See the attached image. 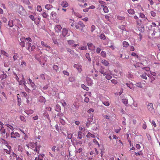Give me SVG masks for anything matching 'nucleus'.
Segmentation results:
<instances>
[{
  "mask_svg": "<svg viewBox=\"0 0 160 160\" xmlns=\"http://www.w3.org/2000/svg\"><path fill=\"white\" fill-rule=\"evenodd\" d=\"M0 131L2 134H5V130L4 128V127L2 126L1 128V129L0 130Z\"/></svg>",
  "mask_w": 160,
  "mask_h": 160,
  "instance_id": "36",
  "label": "nucleus"
},
{
  "mask_svg": "<svg viewBox=\"0 0 160 160\" xmlns=\"http://www.w3.org/2000/svg\"><path fill=\"white\" fill-rule=\"evenodd\" d=\"M61 5L64 8H66L68 6V4L67 1H65L62 2Z\"/></svg>",
  "mask_w": 160,
  "mask_h": 160,
  "instance_id": "15",
  "label": "nucleus"
},
{
  "mask_svg": "<svg viewBox=\"0 0 160 160\" xmlns=\"http://www.w3.org/2000/svg\"><path fill=\"white\" fill-rule=\"evenodd\" d=\"M42 15L44 18H46L48 16V15L45 12H43Z\"/></svg>",
  "mask_w": 160,
  "mask_h": 160,
  "instance_id": "57",
  "label": "nucleus"
},
{
  "mask_svg": "<svg viewBox=\"0 0 160 160\" xmlns=\"http://www.w3.org/2000/svg\"><path fill=\"white\" fill-rule=\"evenodd\" d=\"M20 119L23 122H25L26 121V120L25 119L24 117L23 116H20Z\"/></svg>",
  "mask_w": 160,
  "mask_h": 160,
  "instance_id": "54",
  "label": "nucleus"
},
{
  "mask_svg": "<svg viewBox=\"0 0 160 160\" xmlns=\"http://www.w3.org/2000/svg\"><path fill=\"white\" fill-rule=\"evenodd\" d=\"M128 13L132 15V14H134L135 13V12L134 10V9H132V8L129 9L128 10Z\"/></svg>",
  "mask_w": 160,
  "mask_h": 160,
  "instance_id": "21",
  "label": "nucleus"
},
{
  "mask_svg": "<svg viewBox=\"0 0 160 160\" xmlns=\"http://www.w3.org/2000/svg\"><path fill=\"white\" fill-rule=\"evenodd\" d=\"M122 102L125 104H128V101L127 99H123L122 100Z\"/></svg>",
  "mask_w": 160,
  "mask_h": 160,
  "instance_id": "58",
  "label": "nucleus"
},
{
  "mask_svg": "<svg viewBox=\"0 0 160 160\" xmlns=\"http://www.w3.org/2000/svg\"><path fill=\"white\" fill-rule=\"evenodd\" d=\"M18 54L16 53H14L13 56V58L14 61L16 60L18 58Z\"/></svg>",
  "mask_w": 160,
  "mask_h": 160,
  "instance_id": "46",
  "label": "nucleus"
},
{
  "mask_svg": "<svg viewBox=\"0 0 160 160\" xmlns=\"http://www.w3.org/2000/svg\"><path fill=\"white\" fill-rule=\"evenodd\" d=\"M17 12L21 15H22L24 12V9L22 6H19L17 8Z\"/></svg>",
  "mask_w": 160,
  "mask_h": 160,
  "instance_id": "4",
  "label": "nucleus"
},
{
  "mask_svg": "<svg viewBox=\"0 0 160 160\" xmlns=\"http://www.w3.org/2000/svg\"><path fill=\"white\" fill-rule=\"evenodd\" d=\"M37 143V142L35 143L30 142L28 144V145L31 147L33 150L37 152L38 153L39 151L40 147L39 146H38L36 144Z\"/></svg>",
  "mask_w": 160,
  "mask_h": 160,
  "instance_id": "1",
  "label": "nucleus"
},
{
  "mask_svg": "<svg viewBox=\"0 0 160 160\" xmlns=\"http://www.w3.org/2000/svg\"><path fill=\"white\" fill-rule=\"evenodd\" d=\"M139 16L140 17L142 18H145V15L142 13H139Z\"/></svg>",
  "mask_w": 160,
  "mask_h": 160,
  "instance_id": "64",
  "label": "nucleus"
},
{
  "mask_svg": "<svg viewBox=\"0 0 160 160\" xmlns=\"http://www.w3.org/2000/svg\"><path fill=\"white\" fill-rule=\"evenodd\" d=\"M78 48L81 50H84L87 49V48L85 46H80Z\"/></svg>",
  "mask_w": 160,
  "mask_h": 160,
  "instance_id": "50",
  "label": "nucleus"
},
{
  "mask_svg": "<svg viewBox=\"0 0 160 160\" xmlns=\"http://www.w3.org/2000/svg\"><path fill=\"white\" fill-rule=\"evenodd\" d=\"M122 45L124 47L127 48L129 46V44L128 42L124 41L123 42Z\"/></svg>",
  "mask_w": 160,
  "mask_h": 160,
  "instance_id": "23",
  "label": "nucleus"
},
{
  "mask_svg": "<svg viewBox=\"0 0 160 160\" xmlns=\"http://www.w3.org/2000/svg\"><path fill=\"white\" fill-rule=\"evenodd\" d=\"M111 82L113 84H115L117 83V81L115 79H112L111 80Z\"/></svg>",
  "mask_w": 160,
  "mask_h": 160,
  "instance_id": "63",
  "label": "nucleus"
},
{
  "mask_svg": "<svg viewBox=\"0 0 160 160\" xmlns=\"http://www.w3.org/2000/svg\"><path fill=\"white\" fill-rule=\"evenodd\" d=\"M68 32V30L66 28H63L62 31V35L64 37L67 35Z\"/></svg>",
  "mask_w": 160,
  "mask_h": 160,
  "instance_id": "11",
  "label": "nucleus"
},
{
  "mask_svg": "<svg viewBox=\"0 0 160 160\" xmlns=\"http://www.w3.org/2000/svg\"><path fill=\"white\" fill-rule=\"evenodd\" d=\"M103 10L105 13H108L109 11L108 8L106 6L103 7Z\"/></svg>",
  "mask_w": 160,
  "mask_h": 160,
  "instance_id": "38",
  "label": "nucleus"
},
{
  "mask_svg": "<svg viewBox=\"0 0 160 160\" xmlns=\"http://www.w3.org/2000/svg\"><path fill=\"white\" fill-rule=\"evenodd\" d=\"M53 69L57 72L59 68L58 66L57 65H54L53 67Z\"/></svg>",
  "mask_w": 160,
  "mask_h": 160,
  "instance_id": "40",
  "label": "nucleus"
},
{
  "mask_svg": "<svg viewBox=\"0 0 160 160\" xmlns=\"http://www.w3.org/2000/svg\"><path fill=\"white\" fill-rule=\"evenodd\" d=\"M99 3H100L102 7H104V6L106 5V2L104 1H99Z\"/></svg>",
  "mask_w": 160,
  "mask_h": 160,
  "instance_id": "37",
  "label": "nucleus"
},
{
  "mask_svg": "<svg viewBox=\"0 0 160 160\" xmlns=\"http://www.w3.org/2000/svg\"><path fill=\"white\" fill-rule=\"evenodd\" d=\"M43 115L45 119L47 118L48 120L50 121V120L49 117V115L47 113H44L43 114Z\"/></svg>",
  "mask_w": 160,
  "mask_h": 160,
  "instance_id": "28",
  "label": "nucleus"
},
{
  "mask_svg": "<svg viewBox=\"0 0 160 160\" xmlns=\"http://www.w3.org/2000/svg\"><path fill=\"white\" fill-rule=\"evenodd\" d=\"M41 44L45 48H48L50 49V47L46 43L42 41L41 42Z\"/></svg>",
  "mask_w": 160,
  "mask_h": 160,
  "instance_id": "17",
  "label": "nucleus"
},
{
  "mask_svg": "<svg viewBox=\"0 0 160 160\" xmlns=\"http://www.w3.org/2000/svg\"><path fill=\"white\" fill-rule=\"evenodd\" d=\"M75 79V78L73 77H71L69 78V81L70 82H71L74 81Z\"/></svg>",
  "mask_w": 160,
  "mask_h": 160,
  "instance_id": "47",
  "label": "nucleus"
},
{
  "mask_svg": "<svg viewBox=\"0 0 160 160\" xmlns=\"http://www.w3.org/2000/svg\"><path fill=\"white\" fill-rule=\"evenodd\" d=\"M25 112L28 114H31L33 113L34 112V111L33 110L30 109L28 110H26L25 111Z\"/></svg>",
  "mask_w": 160,
  "mask_h": 160,
  "instance_id": "26",
  "label": "nucleus"
},
{
  "mask_svg": "<svg viewBox=\"0 0 160 160\" xmlns=\"http://www.w3.org/2000/svg\"><path fill=\"white\" fill-rule=\"evenodd\" d=\"M99 72L103 75V76L106 75V72H104V68L102 67L100 69Z\"/></svg>",
  "mask_w": 160,
  "mask_h": 160,
  "instance_id": "22",
  "label": "nucleus"
},
{
  "mask_svg": "<svg viewBox=\"0 0 160 160\" xmlns=\"http://www.w3.org/2000/svg\"><path fill=\"white\" fill-rule=\"evenodd\" d=\"M11 137L12 138H16L17 137H20V135L18 132L14 133L12 132L11 133Z\"/></svg>",
  "mask_w": 160,
  "mask_h": 160,
  "instance_id": "7",
  "label": "nucleus"
},
{
  "mask_svg": "<svg viewBox=\"0 0 160 160\" xmlns=\"http://www.w3.org/2000/svg\"><path fill=\"white\" fill-rule=\"evenodd\" d=\"M68 44L72 46V47H76L78 46H79V44H75L74 43V41L72 40H69L68 41Z\"/></svg>",
  "mask_w": 160,
  "mask_h": 160,
  "instance_id": "6",
  "label": "nucleus"
},
{
  "mask_svg": "<svg viewBox=\"0 0 160 160\" xmlns=\"http://www.w3.org/2000/svg\"><path fill=\"white\" fill-rule=\"evenodd\" d=\"M23 150V149L22 148V146H21L20 145H18V151L21 152Z\"/></svg>",
  "mask_w": 160,
  "mask_h": 160,
  "instance_id": "42",
  "label": "nucleus"
},
{
  "mask_svg": "<svg viewBox=\"0 0 160 160\" xmlns=\"http://www.w3.org/2000/svg\"><path fill=\"white\" fill-rule=\"evenodd\" d=\"M57 116L58 117L59 119H60V118H65V116L62 113H58Z\"/></svg>",
  "mask_w": 160,
  "mask_h": 160,
  "instance_id": "29",
  "label": "nucleus"
},
{
  "mask_svg": "<svg viewBox=\"0 0 160 160\" xmlns=\"http://www.w3.org/2000/svg\"><path fill=\"white\" fill-rule=\"evenodd\" d=\"M75 15L79 18H81L82 17V15L78 13H75Z\"/></svg>",
  "mask_w": 160,
  "mask_h": 160,
  "instance_id": "59",
  "label": "nucleus"
},
{
  "mask_svg": "<svg viewBox=\"0 0 160 160\" xmlns=\"http://www.w3.org/2000/svg\"><path fill=\"white\" fill-rule=\"evenodd\" d=\"M44 156V154H40L38 156V158H39V159L40 160H42Z\"/></svg>",
  "mask_w": 160,
  "mask_h": 160,
  "instance_id": "53",
  "label": "nucleus"
},
{
  "mask_svg": "<svg viewBox=\"0 0 160 160\" xmlns=\"http://www.w3.org/2000/svg\"><path fill=\"white\" fill-rule=\"evenodd\" d=\"M1 53L3 55L6 56V57L8 56V54L5 51L3 50L1 51Z\"/></svg>",
  "mask_w": 160,
  "mask_h": 160,
  "instance_id": "45",
  "label": "nucleus"
},
{
  "mask_svg": "<svg viewBox=\"0 0 160 160\" xmlns=\"http://www.w3.org/2000/svg\"><path fill=\"white\" fill-rule=\"evenodd\" d=\"M86 58L88 59L89 61H91V59L90 57V54L89 53H86L85 55Z\"/></svg>",
  "mask_w": 160,
  "mask_h": 160,
  "instance_id": "41",
  "label": "nucleus"
},
{
  "mask_svg": "<svg viewBox=\"0 0 160 160\" xmlns=\"http://www.w3.org/2000/svg\"><path fill=\"white\" fill-rule=\"evenodd\" d=\"M101 62L104 65L108 66L109 64V63L105 59H103L101 60Z\"/></svg>",
  "mask_w": 160,
  "mask_h": 160,
  "instance_id": "14",
  "label": "nucleus"
},
{
  "mask_svg": "<svg viewBox=\"0 0 160 160\" xmlns=\"http://www.w3.org/2000/svg\"><path fill=\"white\" fill-rule=\"evenodd\" d=\"M82 132L81 131H79L78 132V138L81 139L82 137Z\"/></svg>",
  "mask_w": 160,
  "mask_h": 160,
  "instance_id": "32",
  "label": "nucleus"
},
{
  "mask_svg": "<svg viewBox=\"0 0 160 160\" xmlns=\"http://www.w3.org/2000/svg\"><path fill=\"white\" fill-rule=\"evenodd\" d=\"M102 103L105 106H108L110 104L107 101H104L102 102Z\"/></svg>",
  "mask_w": 160,
  "mask_h": 160,
  "instance_id": "51",
  "label": "nucleus"
},
{
  "mask_svg": "<svg viewBox=\"0 0 160 160\" xmlns=\"http://www.w3.org/2000/svg\"><path fill=\"white\" fill-rule=\"evenodd\" d=\"M27 45L28 46V50L30 51V48H31V44L29 42H27Z\"/></svg>",
  "mask_w": 160,
  "mask_h": 160,
  "instance_id": "48",
  "label": "nucleus"
},
{
  "mask_svg": "<svg viewBox=\"0 0 160 160\" xmlns=\"http://www.w3.org/2000/svg\"><path fill=\"white\" fill-rule=\"evenodd\" d=\"M39 101L41 102L45 103L46 102L45 98L42 96H40L39 98Z\"/></svg>",
  "mask_w": 160,
  "mask_h": 160,
  "instance_id": "16",
  "label": "nucleus"
},
{
  "mask_svg": "<svg viewBox=\"0 0 160 160\" xmlns=\"http://www.w3.org/2000/svg\"><path fill=\"white\" fill-rule=\"evenodd\" d=\"M72 136V134L71 133L68 134L67 138L69 139H71Z\"/></svg>",
  "mask_w": 160,
  "mask_h": 160,
  "instance_id": "61",
  "label": "nucleus"
},
{
  "mask_svg": "<svg viewBox=\"0 0 160 160\" xmlns=\"http://www.w3.org/2000/svg\"><path fill=\"white\" fill-rule=\"evenodd\" d=\"M50 15L52 17L55 18L57 17V14L56 12L53 11L51 12Z\"/></svg>",
  "mask_w": 160,
  "mask_h": 160,
  "instance_id": "30",
  "label": "nucleus"
},
{
  "mask_svg": "<svg viewBox=\"0 0 160 160\" xmlns=\"http://www.w3.org/2000/svg\"><path fill=\"white\" fill-rule=\"evenodd\" d=\"M45 8L47 10L53 8V6L51 4H46L45 7Z\"/></svg>",
  "mask_w": 160,
  "mask_h": 160,
  "instance_id": "20",
  "label": "nucleus"
},
{
  "mask_svg": "<svg viewBox=\"0 0 160 160\" xmlns=\"http://www.w3.org/2000/svg\"><path fill=\"white\" fill-rule=\"evenodd\" d=\"M40 77L43 80L45 79V75L44 74H40Z\"/></svg>",
  "mask_w": 160,
  "mask_h": 160,
  "instance_id": "60",
  "label": "nucleus"
},
{
  "mask_svg": "<svg viewBox=\"0 0 160 160\" xmlns=\"http://www.w3.org/2000/svg\"><path fill=\"white\" fill-rule=\"evenodd\" d=\"M20 40L21 42H20V45L22 47H24L25 46V43L24 42L25 40V38L22 37L20 38Z\"/></svg>",
  "mask_w": 160,
  "mask_h": 160,
  "instance_id": "9",
  "label": "nucleus"
},
{
  "mask_svg": "<svg viewBox=\"0 0 160 160\" xmlns=\"http://www.w3.org/2000/svg\"><path fill=\"white\" fill-rule=\"evenodd\" d=\"M58 148L55 146H53L52 148V151L53 153H54L56 151H58Z\"/></svg>",
  "mask_w": 160,
  "mask_h": 160,
  "instance_id": "19",
  "label": "nucleus"
},
{
  "mask_svg": "<svg viewBox=\"0 0 160 160\" xmlns=\"http://www.w3.org/2000/svg\"><path fill=\"white\" fill-rule=\"evenodd\" d=\"M87 138H94L95 136L93 134H91L90 132H88L87 135L86 136Z\"/></svg>",
  "mask_w": 160,
  "mask_h": 160,
  "instance_id": "25",
  "label": "nucleus"
},
{
  "mask_svg": "<svg viewBox=\"0 0 160 160\" xmlns=\"http://www.w3.org/2000/svg\"><path fill=\"white\" fill-rule=\"evenodd\" d=\"M147 108L149 111L151 112L154 110L153 105L152 103H149L147 105Z\"/></svg>",
  "mask_w": 160,
  "mask_h": 160,
  "instance_id": "10",
  "label": "nucleus"
},
{
  "mask_svg": "<svg viewBox=\"0 0 160 160\" xmlns=\"http://www.w3.org/2000/svg\"><path fill=\"white\" fill-rule=\"evenodd\" d=\"M62 72L64 75H66L68 76H69V73L67 71L64 70Z\"/></svg>",
  "mask_w": 160,
  "mask_h": 160,
  "instance_id": "55",
  "label": "nucleus"
},
{
  "mask_svg": "<svg viewBox=\"0 0 160 160\" xmlns=\"http://www.w3.org/2000/svg\"><path fill=\"white\" fill-rule=\"evenodd\" d=\"M95 26L94 25H92L91 26V31L93 32L95 29Z\"/></svg>",
  "mask_w": 160,
  "mask_h": 160,
  "instance_id": "62",
  "label": "nucleus"
},
{
  "mask_svg": "<svg viewBox=\"0 0 160 160\" xmlns=\"http://www.w3.org/2000/svg\"><path fill=\"white\" fill-rule=\"evenodd\" d=\"M88 48L91 50H93L95 48L94 46L91 43H88L87 44Z\"/></svg>",
  "mask_w": 160,
  "mask_h": 160,
  "instance_id": "13",
  "label": "nucleus"
},
{
  "mask_svg": "<svg viewBox=\"0 0 160 160\" xmlns=\"http://www.w3.org/2000/svg\"><path fill=\"white\" fill-rule=\"evenodd\" d=\"M127 86L130 89H132L133 88V84L132 83H126Z\"/></svg>",
  "mask_w": 160,
  "mask_h": 160,
  "instance_id": "31",
  "label": "nucleus"
},
{
  "mask_svg": "<svg viewBox=\"0 0 160 160\" xmlns=\"http://www.w3.org/2000/svg\"><path fill=\"white\" fill-rule=\"evenodd\" d=\"M81 87L87 91H88L89 90V88L88 87L86 86L84 84H82L81 85Z\"/></svg>",
  "mask_w": 160,
  "mask_h": 160,
  "instance_id": "34",
  "label": "nucleus"
},
{
  "mask_svg": "<svg viewBox=\"0 0 160 160\" xmlns=\"http://www.w3.org/2000/svg\"><path fill=\"white\" fill-rule=\"evenodd\" d=\"M22 80H21L19 82V84L20 85H22L23 84L24 86H26L25 84L26 83L24 81V78L23 76V75H22Z\"/></svg>",
  "mask_w": 160,
  "mask_h": 160,
  "instance_id": "18",
  "label": "nucleus"
},
{
  "mask_svg": "<svg viewBox=\"0 0 160 160\" xmlns=\"http://www.w3.org/2000/svg\"><path fill=\"white\" fill-rule=\"evenodd\" d=\"M67 51L68 52H69L71 54H74V51L72 50L71 49L67 48Z\"/></svg>",
  "mask_w": 160,
  "mask_h": 160,
  "instance_id": "43",
  "label": "nucleus"
},
{
  "mask_svg": "<svg viewBox=\"0 0 160 160\" xmlns=\"http://www.w3.org/2000/svg\"><path fill=\"white\" fill-rule=\"evenodd\" d=\"M37 10L39 12H41L42 11V8L40 6H38L37 7Z\"/></svg>",
  "mask_w": 160,
  "mask_h": 160,
  "instance_id": "44",
  "label": "nucleus"
},
{
  "mask_svg": "<svg viewBox=\"0 0 160 160\" xmlns=\"http://www.w3.org/2000/svg\"><path fill=\"white\" fill-rule=\"evenodd\" d=\"M59 122L62 125H64L66 124L65 121L64 120L63 118H60L59 119Z\"/></svg>",
  "mask_w": 160,
  "mask_h": 160,
  "instance_id": "27",
  "label": "nucleus"
},
{
  "mask_svg": "<svg viewBox=\"0 0 160 160\" xmlns=\"http://www.w3.org/2000/svg\"><path fill=\"white\" fill-rule=\"evenodd\" d=\"M137 25L138 26H140L141 28L139 29V28H138V29L139 31L141 32H143L144 30V28L143 26L142 25V21L141 20L139 19L136 21Z\"/></svg>",
  "mask_w": 160,
  "mask_h": 160,
  "instance_id": "3",
  "label": "nucleus"
},
{
  "mask_svg": "<svg viewBox=\"0 0 160 160\" xmlns=\"http://www.w3.org/2000/svg\"><path fill=\"white\" fill-rule=\"evenodd\" d=\"M101 55L103 58H105L106 57V53L105 51H102L101 53Z\"/></svg>",
  "mask_w": 160,
  "mask_h": 160,
  "instance_id": "33",
  "label": "nucleus"
},
{
  "mask_svg": "<svg viewBox=\"0 0 160 160\" xmlns=\"http://www.w3.org/2000/svg\"><path fill=\"white\" fill-rule=\"evenodd\" d=\"M7 148L4 149L3 152L7 154H10L11 152V147L10 146H7Z\"/></svg>",
  "mask_w": 160,
  "mask_h": 160,
  "instance_id": "5",
  "label": "nucleus"
},
{
  "mask_svg": "<svg viewBox=\"0 0 160 160\" xmlns=\"http://www.w3.org/2000/svg\"><path fill=\"white\" fill-rule=\"evenodd\" d=\"M8 25L10 27H12L13 26V20H9L8 22Z\"/></svg>",
  "mask_w": 160,
  "mask_h": 160,
  "instance_id": "24",
  "label": "nucleus"
},
{
  "mask_svg": "<svg viewBox=\"0 0 160 160\" xmlns=\"http://www.w3.org/2000/svg\"><path fill=\"white\" fill-rule=\"evenodd\" d=\"M7 127L9 128L11 130L13 131L14 130V128L12 126L8 124L7 125Z\"/></svg>",
  "mask_w": 160,
  "mask_h": 160,
  "instance_id": "56",
  "label": "nucleus"
},
{
  "mask_svg": "<svg viewBox=\"0 0 160 160\" xmlns=\"http://www.w3.org/2000/svg\"><path fill=\"white\" fill-rule=\"evenodd\" d=\"M131 55L133 57H136L137 58H139V56L138 54L134 52H132L131 53Z\"/></svg>",
  "mask_w": 160,
  "mask_h": 160,
  "instance_id": "49",
  "label": "nucleus"
},
{
  "mask_svg": "<svg viewBox=\"0 0 160 160\" xmlns=\"http://www.w3.org/2000/svg\"><path fill=\"white\" fill-rule=\"evenodd\" d=\"M106 78L108 80H110L112 78V76L109 74H106Z\"/></svg>",
  "mask_w": 160,
  "mask_h": 160,
  "instance_id": "52",
  "label": "nucleus"
},
{
  "mask_svg": "<svg viewBox=\"0 0 160 160\" xmlns=\"http://www.w3.org/2000/svg\"><path fill=\"white\" fill-rule=\"evenodd\" d=\"M61 110V107L58 105L56 106L55 110L57 112H59Z\"/></svg>",
  "mask_w": 160,
  "mask_h": 160,
  "instance_id": "35",
  "label": "nucleus"
},
{
  "mask_svg": "<svg viewBox=\"0 0 160 160\" xmlns=\"http://www.w3.org/2000/svg\"><path fill=\"white\" fill-rule=\"evenodd\" d=\"M100 38L101 39L105 40L106 39V36L104 34H101L100 35Z\"/></svg>",
  "mask_w": 160,
  "mask_h": 160,
  "instance_id": "39",
  "label": "nucleus"
},
{
  "mask_svg": "<svg viewBox=\"0 0 160 160\" xmlns=\"http://www.w3.org/2000/svg\"><path fill=\"white\" fill-rule=\"evenodd\" d=\"M62 28V27L60 25H55L54 27L55 32L58 33L61 31Z\"/></svg>",
  "mask_w": 160,
  "mask_h": 160,
  "instance_id": "8",
  "label": "nucleus"
},
{
  "mask_svg": "<svg viewBox=\"0 0 160 160\" xmlns=\"http://www.w3.org/2000/svg\"><path fill=\"white\" fill-rule=\"evenodd\" d=\"M75 27L77 29H79L80 31L83 32V28L85 27V25L82 22L79 21L75 25Z\"/></svg>",
  "mask_w": 160,
  "mask_h": 160,
  "instance_id": "2",
  "label": "nucleus"
},
{
  "mask_svg": "<svg viewBox=\"0 0 160 160\" xmlns=\"http://www.w3.org/2000/svg\"><path fill=\"white\" fill-rule=\"evenodd\" d=\"M73 67L74 68H76L78 72H81V66L80 65L74 64L73 65Z\"/></svg>",
  "mask_w": 160,
  "mask_h": 160,
  "instance_id": "12",
  "label": "nucleus"
}]
</instances>
